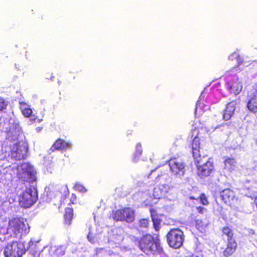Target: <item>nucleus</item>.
<instances>
[{"label":"nucleus","mask_w":257,"mask_h":257,"mask_svg":"<svg viewBox=\"0 0 257 257\" xmlns=\"http://www.w3.org/2000/svg\"><path fill=\"white\" fill-rule=\"evenodd\" d=\"M200 141L198 137H195L192 143V150L195 164L197 167V174L200 177L209 176L214 168L213 162L206 157L200 154Z\"/></svg>","instance_id":"f257e3e1"},{"label":"nucleus","mask_w":257,"mask_h":257,"mask_svg":"<svg viewBox=\"0 0 257 257\" xmlns=\"http://www.w3.org/2000/svg\"><path fill=\"white\" fill-rule=\"evenodd\" d=\"M29 231V227L23 219L13 218L9 221L6 226V222L0 224V234H9L14 237L20 238Z\"/></svg>","instance_id":"f03ea898"},{"label":"nucleus","mask_w":257,"mask_h":257,"mask_svg":"<svg viewBox=\"0 0 257 257\" xmlns=\"http://www.w3.org/2000/svg\"><path fill=\"white\" fill-rule=\"evenodd\" d=\"M140 250L146 254H154L160 252V244L155 241L153 237L149 234L144 236L139 242Z\"/></svg>","instance_id":"7ed1b4c3"},{"label":"nucleus","mask_w":257,"mask_h":257,"mask_svg":"<svg viewBox=\"0 0 257 257\" xmlns=\"http://www.w3.org/2000/svg\"><path fill=\"white\" fill-rule=\"evenodd\" d=\"M27 249L23 242L12 241L5 247L4 254L5 257H22Z\"/></svg>","instance_id":"20e7f679"},{"label":"nucleus","mask_w":257,"mask_h":257,"mask_svg":"<svg viewBox=\"0 0 257 257\" xmlns=\"http://www.w3.org/2000/svg\"><path fill=\"white\" fill-rule=\"evenodd\" d=\"M37 200V192L34 188H26L19 195V205L23 208H29Z\"/></svg>","instance_id":"39448f33"},{"label":"nucleus","mask_w":257,"mask_h":257,"mask_svg":"<svg viewBox=\"0 0 257 257\" xmlns=\"http://www.w3.org/2000/svg\"><path fill=\"white\" fill-rule=\"evenodd\" d=\"M17 176L23 181L33 182L35 180V171L31 165L28 163H23L18 166Z\"/></svg>","instance_id":"423d86ee"},{"label":"nucleus","mask_w":257,"mask_h":257,"mask_svg":"<svg viewBox=\"0 0 257 257\" xmlns=\"http://www.w3.org/2000/svg\"><path fill=\"white\" fill-rule=\"evenodd\" d=\"M184 239L182 231L178 229L171 230L167 235V240L168 244L171 247L179 248L183 243Z\"/></svg>","instance_id":"0eeeda50"},{"label":"nucleus","mask_w":257,"mask_h":257,"mask_svg":"<svg viewBox=\"0 0 257 257\" xmlns=\"http://www.w3.org/2000/svg\"><path fill=\"white\" fill-rule=\"evenodd\" d=\"M28 150V144L25 141H20L13 146L11 156L15 160H21L25 158Z\"/></svg>","instance_id":"6e6552de"},{"label":"nucleus","mask_w":257,"mask_h":257,"mask_svg":"<svg viewBox=\"0 0 257 257\" xmlns=\"http://www.w3.org/2000/svg\"><path fill=\"white\" fill-rule=\"evenodd\" d=\"M170 169L172 174L181 178L184 176L185 169L184 163L179 159H172L169 161Z\"/></svg>","instance_id":"1a4fd4ad"},{"label":"nucleus","mask_w":257,"mask_h":257,"mask_svg":"<svg viewBox=\"0 0 257 257\" xmlns=\"http://www.w3.org/2000/svg\"><path fill=\"white\" fill-rule=\"evenodd\" d=\"M112 216L114 220L116 221L125 220L131 222L134 219V211L130 208L117 210L114 212Z\"/></svg>","instance_id":"9d476101"},{"label":"nucleus","mask_w":257,"mask_h":257,"mask_svg":"<svg viewBox=\"0 0 257 257\" xmlns=\"http://www.w3.org/2000/svg\"><path fill=\"white\" fill-rule=\"evenodd\" d=\"M10 125L9 128H6V132L8 137H14L17 138L21 134V129L18 122H15L13 119L9 121Z\"/></svg>","instance_id":"9b49d317"},{"label":"nucleus","mask_w":257,"mask_h":257,"mask_svg":"<svg viewBox=\"0 0 257 257\" xmlns=\"http://www.w3.org/2000/svg\"><path fill=\"white\" fill-rule=\"evenodd\" d=\"M220 197L224 203L228 205L232 204L236 200L234 192L230 189H226L221 191Z\"/></svg>","instance_id":"f8f14e48"},{"label":"nucleus","mask_w":257,"mask_h":257,"mask_svg":"<svg viewBox=\"0 0 257 257\" xmlns=\"http://www.w3.org/2000/svg\"><path fill=\"white\" fill-rule=\"evenodd\" d=\"M237 247V243L233 239H230L224 247L222 248V253L225 257H229L233 254Z\"/></svg>","instance_id":"ddd939ff"},{"label":"nucleus","mask_w":257,"mask_h":257,"mask_svg":"<svg viewBox=\"0 0 257 257\" xmlns=\"http://www.w3.org/2000/svg\"><path fill=\"white\" fill-rule=\"evenodd\" d=\"M247 107L251 112H257V90H255L251 99L248 102Z\"/></svg>","instance_id":"4468645a"},{"label":"nucleus","mask_w":257,"mask_h":257,"mask_svg":"<svg viewBox=\"0 0 257 257\" xmlns=\"http://www.w3.org/2000/svg\"><path fill=\"white\" fill-rule=\"evenodd\" d=\"M228 88L231 93L235 95L240 93L242 89V84L238 82H234L232 84L228 83Z\"/></svg>","instance_id":"2eb2a0df"},{"label":"nucleus","mask_w":257,"mask_h":257,"mask_svg":"<svg viewBox=\"0 0 257 257\" xmlns=\"http://www.w3.org/2000/svg\"><path fill=\"white\" fill-rule=\"evenodd\" d=\"M114 239L116 243L119 244L124 239V231L120 228H116L114 231Z\"/></svg>","instance_id":"dca6fc26"},{"label":"nucleus","mask_w":257,"mask_h":257,"mask_svg":"<svg viewBox=\"0 0 257 257\" xmlns=\"http://www.w3.org/2000/svg\"><path fill=\"white\" fill-rule=\"evenodd\" d=\"M224 168L228 171L234 170L236 167V161L234 158H227L224 161Z\"/></svg>","instance_id":"f3484780"},{"label":"nucleus","mask_w":257,"mask_h":257,"mask_svg":"<svg viewBox=\"0 0 257 257\" xmlns=\"http://www.w3.org/2000/svg\"><path fill=\"white\" fill-rule=\"evenodd\" d=\"M239 110V103L236 101H232L227 103L225 112H234Z\"/></svg>","instance_id":"a211bd4d"},{"label":"nucleus","mask_w":257,"mask_h":257,"mask_svg":"<svg viewBox=\"0 0 257 257\" xmlns=\"http://www.w3.org/2000/svg\"><path fill=\"white\" fill-rule=\"evenodd\" d=\"M209 106L206 105L203 101L201 100L197 101L195 108V112H205L209 110Z\"/></svg>","instance_id":"6ab92c4d"},{"label":"nucleus","mask_w":257,"mask_h":257,"mask_svg":"<svg viewBox=\"0 0 257 257\" xmlns=\"http://www.w3.org/2000/svg\"><path fill=\"white\" fill-rule=\"evenodd\" d=\"M73 217V210L72 208H67L65 209V224L70 225Z\"/></svg>","instance_id":"aec40b11"},{"label":"nucleus","mask_w":257,"mask_h":257,"mask_svg":"<svg viewBox=\"0 0 257 257\" xmlns=\"http://www.w3.org/2000/svg\"><path fill=\"white\" fill-rule=\"evenodd\" d=\"M152 195L155 199H160L164 196L160 184L154 187Z\"/></svg>","instance_id":"412c9836"},{"label":"nucleus","mask_w":257,"mask_h":257,"mask_svg":"<svg viewBox=\"0 0 257 257\" xmlns=\"http://www.w3.org/2000/svg\"><path fill=\"white\" fill-rule=\"evenodd\" d=\"M24 116L30 120L32 123H39L41 119L39 116H36L35 113H23Z\"/></svg>","instance_id":"4be33fe9"},{"label":"nucleus","mask_w":257,"mask_h":257,"mask_svg":"<svg viewBox=\"0 0 257 257\" xmlns=\"http://www.w3.org/2000/svg\"><path fill=\"white\" fill-rule=\"evenodd\" d=\"M162 192L165 196L168 193H170L173 188V186L170 183H161L160 184Z\"/></svg>","instance_id":"5701e85b"},{"label":"nucleus","mask_w":257,"mask_h":257,"mask_svg":"<svg viewBox=\"0 0 257 257\" xmlns=\"http://www.w3.org/2000/svg\"><path fill=\"white\" fill-rule=\"evenodd\" d=\"M0 179L3 182L6 183L12 180V176L10 173L6 171V172L1 174Z\"/></svg>","instance_id":"b1692460"},{"label":"nucleus","mask_w":257,"mask_h":257,"mask_svg":"<svg viewBox=\"0 0 257 257\" xmlns=\"http://www.w3.org/2000/svg\"><path fill=\"white\" fill-rule=\"evenodd\" d=\"M64 142L61 139H58L55 143L53 144V145L51 148V150L53 151L55 150H61L63 148Z\"/></svg>","instance_id":"393cba45"},{"label":"nucleus","mask_w":257,"mask_h":257,"mask_svg":"<svg viewBox=\"0 0 257 257\" xmlns=\"http://www.w3.org/2000/svg\"><path fill=\"white\" fill-rule=\"evenodd\" d=\"M20 108L22 112H32L30 106L24 102L20 103Z\"/></svg>","instance_id":"a878e982"},{"label":"nucleus","mask_w":257,"mask_h":257,"mask_svg":"<svg viewBox=\"0 0 257 257\" xmlns=\"http://www.w3.org/2000/svg\"><path fill=\"white\" fill-rule=\"evenodd\" d=\"M222 232L223 235L226 236L227 237V241L230 239H233L232 237L233 234L228 227H224L223 229Z\"/></svg>","instance_id":"bb28decb"},{"label":"nucleus","mask_w":257,"mask_h":257,"mask_svg":"<svg viewBox=\"0 0 257 257\" xmlns=\"http://www.w3.org/2000/svg\"><path fill=\"white\" fill-rule=\"evenodd\" d=\"M142 152V148H141V145L139 144H138L136 145V152L134 154V161H137L136 158L139 157L141 155Z\"/></svg>","instance_id":"cd10ccee"},{"label":"nucleus","mask_w":257,"mask_h":257,"mask_svg":"<svg viewBox=\"0 0 257 257\" xmlns=\"http://www.w3.org/2000/svg\"><path fill=\"white\" fill-rule=\"evenodd\" d=\"M8 102L4 98L0 97V111L6 109L8 106Z\"/></svg>","instance_id":"c85d7f7f"},{"label":"nucleus","mask_w":257,"mask_h":257,"mask_svg":"<svg viewBox=\"0 0 257 257\" xmlns=\"http://www.w3.org/2000/svg\"><path fill=\"white\" fill-rule=\"evenodd\" d=\"M198 200L202 204H203L204 205H206L208 204V200L204 194H202L200 196L199 199L198 198L196 199L197 201H198Z\"/></svg>","instance_id":"c756f323"},{"label":"nucleus","mask_w":257,"mask_h":257,"mask_svg":"<svg viewBox=\"0 0 257 257\" xmlns=\"http://www.w3.org/2000/svg\"><path fill=\"white\" fill-rule=\"evenodd\" d=\"M152 220L153 222V224L155 229L157 230L159 229V226L160 223V220L158 219L157 216L152 218Z\"/></svg>","instance_id":"7c9ffc66"},{"label":"nucleus","mask_w":257,"mask_h":257,"mask_svg":"<svg viewBox=\"0 0 257 257\" xmlns=\"http://www.w3.org/2000/svg\"><path fill=\"white\" fill-rule=\"evenodd\" d=\"M74 188L76 190H77L79 192H81L82 193H84V192H86V189H85V188L83 186L81 185L80 184H76L75 185Z\"/></svg>","instance_id":"2f4dec72"},{"label":"nucleus","mask_w":257,"mask_h":257,"mask_svg":"<svg viewBox=\"0 0 257 257\" xmlns=\"http://www.w3.org/2000/svg\"><path fill=\"white\" fill-rule=\"evenodd\" d=\"M149 224V221L147 219H142L139 221V225L142 227H147Z\"/></svg>","instance_id":"473e14b6"},{"label":"nucleus","mask_w":257,"mask_h":257,"mask_svg":"<svg viewBox=\"0 0 257 257\" xmlns=\"http://www.w3.org/2000/svg\"><path fill=\"white\" fill-rule=\"evenodd\" d=\"M236 59L238 66L241 65L243 62V58L238 54L236 56Z\"/></svg>","instance_id":"72a5a7b5"},{"label":"nucleus","mask_w":257,"mask_h":257,"mask_svg":"<svg viewBox=\"0 0 257 257\" xmlns=\"http://www.w3.org/2000/svg\"><path fill=\"white\" fill-rule=\"evenodd\" d=\"M223 119L227 121L230 119L232 116L231 113H221Z\"/></svg>","instance_id":"f704fd0d"},{"label":"nucleus","mask_w":257,"mask_h":257,"mask_svg":"<svg viewBox=\"0 0 257 257\" xmlns=\"http://www.w3.org/2000/svg\"><path fill=\"white\" fill-rule=\"evenodd\" d=\"M151 218H154L157 216L156 210L154 208H151L150 210Z\"/></svg>","instance_id":"c9c22d12"},{"label":"nucleus","mask_w":257,"mask_h":257,"mask_svg":"<svg viewBox=\"0 0 257 257\" xmlns=\"http://www.w3.org/2000/svg\"><path fill=\"white\" fill-rule=\"evenodd\" d=\"M106 251L103 248H97L96 250V255H98L99 254H105Z\"/></svg>","instance_id":"e433bc0d"},{"label":"nucleus","mask_w":257,"mask_h":257,"mask_svg":"<svg viewBox=\"0 0 257 257\" xmlns=\"http://www.w3.org/2000/svg\"><path fill=\"white\" fill-rule=\"evenodd\" d=\"M197 210L200 213H203L205 211H206V209L204 207H197Z\"/></svg>","instance_id":"4c0bfd02"},{"label":"nucleus","mask_w":257,"mask_h":257,"mask_svg":"<svg viewBox=\"0 0 257 257\" xmlns=\"http://www.w3.org/2000/svg\"><path fill=\"white\" fill-rule=\"evenodd\" d=\"M87 238L88 239V240L93 243L94 242V239H93L92 237L91 236V234L90 233H89L88 236H87Z\"/></svg>","instance_id":"58836bf2"},{"label":"nucleus","mask_w":257,"mask_h":257,"mask_svg":"<svg viewBox=\"0 0 257 257\" xmlns=\"http://www.w3.org/2000/svg\"><path fill=\"white\" fill-rule=\"evenodd\" d=\"M76 196L75 195L72 194V197L70 199V201H71V203H74V202L76 201Z\"/></svg>","instance_id":"ea45409f"},{"label":"nucleus","mask_w":257,"mask_h":257,"mask_svg":"<svg viewBox=\"0 0 257 257\" xmlns=\"http://www.w3.org/2000/svg\"><path fill=\"white\" fill-rule=\"evenodd\" d=\"M70 147H71V144H70L69 142H65V149L69 148H70Z\"/></svg>","instance_id":"a19ab883"},{"label":"nucleus","mask_w":257,"mask_h":257,"mask_svg":"<svg viewBox=\"0 0 257 257\" xmlns=\"http://www.w3.org/2000/svg\"><path fill=\"white\" fill-rule=\"evenodd\" d=\"M248 231L249 234L250 235H253L254 234V230H253L252 229H249L248 230Z\"/></svg>","instance_id":"79ce46f5"},{"label":"nucleus","mask_w":257,"mask_h":257,"mask_svg":"<svg viewBox=\"0 0 257 257\" xmlns=\"http://www.w3.org/2000/svg\"><path fill=\"white\" fill-rule=\"evenodd\" d=\"M60 249V248H58L56 250V254L58 255H63L64 253H61L60 252H59Z\"/></svg>","instance_id":"37998d69"},{"label":"nucleus","mask_w":257,"mask_h":257,"mask_svg":"<svg viewBox=\"0 0 257 257\" xmlns=\"http://www.w3.org/2000/svg\"><path fill=\"white\" fill-rule=\"evenodd\" d=\"M190 199H195V198H194L193 197H190Z\"/></svg>","instance_id":"c03bdc74"},{"label":"nucleus","mask_w":257,"mask_h":257,"mask_svg":"<svg viewBox=\"0 0 257 257\" xmlns=\"http://www.w3.org/2000/svg\"><path fill=\"white\" fill-rule=\"evenodd\" d=\"M194 132H196V133H197V130H194Z\"/></svg>","instance_id":"a18cd8bd"}]
</instances>
